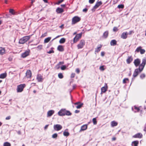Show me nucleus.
Here are the masks:
<instances>
[{
	"label": "nucleus",
	"mask_w": 146,
	"mask_h": 146,
	"mask_svg": "<svg viewBox=\"0 0 146 146\" xmlns=\"http://www.w3.org/2000/svg\"><path fill=\"white\" fill-rule=\"evenodd\" d=\"M105 55V52H102L101 53V55L102 56H103Z\"/></svg>",
	"instance_id": "nucleus-56"
},
{
	"label": "nucleus",
	"mask_w": 146,
	"mask_h": 146,
	"mask_svg": "<svg viewBox=\"0 0 146 146\" xmlns=\"http://www.w3.org/2000/svg\"><path fill=\"white\" fill-rule=\"evenodd\" d=\"M82 33H81L77 34L73 39V41L74 43H76L81 38Z\"/></svg>",
	"instance_id": "nucleus-6"
},
{
	"label": "nucleus",
	"mask_w": 146,
	"mask_h": 146,
	"mask_svg": "<svg viewBox=\"0 0 146 146\" xmlns=\"http://www.w3.org/2000/svg\"><path fill=\"white\" fill-rule=\"evenodd\" d=\"M116 139V138L115 137H113L112 138V141H114Z\"/></svg>",
	"instance_id": "nucleus-59"
},
{
	"label": "nucleus",
	"mask_w": 146,
	"mask_h": 146,
	"mask_svg": "<svg viewBox=\"0 0 146 146\" xmlns=\"http://www.w3.org/2000/svg\"><path fill=\"white\" fill-rule=\"evenodd\" d=\"M141 62V60L139 58H137L134 60L133 63L136 67L138 66Z\"/></svg>",
	"instance_id": "nucleus-13"
},
{
	"label": "nucleus",
	"mask_w": 146,
	"mask_h": 146,
	"mask_svg": "<svg viewBox=\"0 0 146 146\" xmlns=\"http://www.w3.org/2000/svg\"><path fill=\"white\" fill-rule=\"evenodd\" d=\"M80 70L79 68H77L75 70V72L78 74L80 72Z\"/></svg>",
	"instance_id": "nucleus-49"
},
{
	"label": "nucleus",
	"mask_w": 146,
	"mask_h": 146,
	"mask_svg": "<svg viewBox=\"0 0 146 146\" xmlns=\"http://www.w3.org/2000/svg\"><path fill=\"white\" fill-rule=\"evenodd\" d=\"M58 114L59 116H70L72 114L69 111L66 110L65 109H62L58 111Z\"/></svg>",
	"instance_id": "nucleus-1"
},
{
	"label": "nucleus",
	"mask_w": 146,
	"mask_h": 146,
	"mask_svg": "<svg viewBox=\"0 0 146 146\" xmlns=\"http://www.w3.org/2000/svg\"><path fill=\"white\" fill-rule=\"evenodd\" d=\"M36 79L38 82H42L44 80L43 76L40 74H38L36 76Z\"/></svg>",
	"instance_id": "nucleus-9"
},
{
	"label": "nucleus",
	"mask_w": 146,
	"mask_h": 146,
	"mask_svg": "<svg viewBox=\"0 0 146 146\" xmlns=\"http://www.w3.org/2000/svg\"><path fill=\"white\" fill-rule=\"evenodd\" d=\"M74 104L76 105V108L77 109H80L81 108L83 105V103H81L80 102H76Z\"/></svg>",
	"instance_id": "nucleus-17"
},
{
	"label": "nucleus",
	"mask_w": 146,
	"mask_h": 146,
	"mask_svg": "<svg viewBox=\"0 0 146 146\" xmlns=\"http://www.w3.org/2000/svg\"><path fill=\"white\" fill-rule=\"evenodd\" d=\"M25 86L26 85L25 84H21L18 85L17 89V92H22Z\"/></svg>",
	"instance_id": "nucleus-4"
},
{
	"label": "nucleus",
	"mask_w": 146,
	"mask_h": 146,
	"mask_svg": "<svg viewBox=\"0 0 146 146\" xmlns=\"http://www.w3.org/2000/svg\"><path fill=\"white\" fill-rule=\"evenodd\" d=\"M62 126L59 124H56L54 125V128L56 131H58L61 129Z\"/></svg>",
	"instance_id": "nucleus-10"
},
{
	"label": "nucleus",
	"mask_w": 146,
	"mask_h": 146,
	"mask_svg": "<svg viewBox=\"0 0 146 146\" xmlns=\"http://www.w3.org/2000/svg\"><path fill=\"white\" fill-rule=\"evenodd\" d=\"M133 58L132 56H129L127 59L126 61L127 64H129L133 61Z\"/></svg>",
	"instance_id": "nucleus-14"
},
{
	"label": "nucleus",
	"mask_w": 146,
	"mask_h": 146,
	"mask_svg": "<svg viewBox=\"0 0 146 146\" xmlns=\"http://www.w3.org/2000/svg\"><path fill=\"white\" fill-rule=\"evenodd\" d=\"M44 1L45 3H48V1L47 0H42Z\"/></svg>",
	"instance_id": "nucleus-63"
},
{
	"label": "nucleus",
	"mask_w": 146,
	"mask_h": 146,
	"mask_svg": "<svg viewBox=\"0 0 146 146\" xmlns=\"http://www.w3.org/2000/svg\"><path fill=\"white\" fill-rule=\"evenodd\" d=\"M57 49L60 51L62 52L64 50V48L63 46L62 45H59L57 47Z\"/></svg>",
	"instance_id": "nucleus-27"
},
{
	"label": "nucleus",
	"mask_w": 146,
	"mask_h": 146,
	"mask_svg": "<svg viewBox=\"0 0 146 146\" xmlns=\"http://www.w3.org/2000/svg\"><path fill=\"white\" fill-rule=\"evenodd\" d=\"M31 36H24L20 39L19 43L21 44H23L29 40Z\"/></svg>",
	"instance_id": "nucleus-2"
},
{
	"label": "nucleus",
	"mask_w": 146,
	"mask_h": 146,
	"mask_svg": "<svg viewBox=\"0 0 146 146\" xmlns=\"http://www.w3.org/2000/svg\"><path fill=\"white\" fill-rule=\"evenodd\" d=\"M51 38L50 37H48L45 38L44 40V42L45 43H46L48 42L50 40Z\"/></svg>",
	"instance_id": "nucleus-33"
},
{
	"label": "nucleus",
	"mask_w": 146,
	"mask_h": 146,
	"mask_svg": "<svg viewBox=\"0 0 146 146\" xmlns=\"http://www.w3.org/2000/svg\"><path fill=\"white\" fill-rule=\"evenodd\" d=\"M47 35V32H46L45 33H44L42 34L41 36L43 37H45V36H46Z\"/></svg>",
	"instance_id": "nucleus-50"
},
{
	"label": "nucleus",
	"mask_w": 146,
	"mask_h": 146,
	"mask_svg": "<svg viewBox=\"0 0 146 146\" xmlns=\"http://www.w3.org/2000/svg\"><path fill=\"white\" fill-rule=\"evenodd\" d=\"M108 86L107 84H105L104 86L102 87L101 88V93H105L108 90Z\"/></svg>",
	"instance_id": "nucleus-12"
},
{
	"label": "nucleus",
	"mask_w": 146,
	"mask_h": 146,
	"mask_svg": "<svg viewBox=\"0 0 146 146\" xmlns=\"http://www.w3.org/2000/svg\"><path fill=\"white\" fill-rule=\"evenodd\" d=\"M61 6L62 7H65L66 6V5L65 4H62L61 5Z\"/></svg>",
	"instance_id": "nucleus-62"
},
{
	"label": "nucleus",
	"mask_w": 146,
	"mask_h": 146,
	"mask_svg": "<svg viewBox=\"0 0 146 146\" xmlns=\"http://www.w3.org/2000/svg\"><path fill=\"white\" fill-rule=\"evenodd\" d=\"M88 127V125L85 124L82 126L81 127L80 131H83L86 130Z\"/></svg>",
	"instance_id": "nucleus-25"
},
{
	"label": "nucleus",
	"mask_w": 146,
	"mask_h": 146,
	"mask_svg": "<svg viewBox=\"0 0 146 146\" xmlns=\"http://www.w3.org/2000/svg\"><path fill=\"white\" fill-rule=\"evenodd\" d=\"M54 111L53 110L49 111L47 113V116L48 117L51 116L54 113Z\"/></svg>",
	"instance_id": "nucleus-23"
},
{
	"label": "nucleus",
	"mask_w": 146,
	"mask_h": 146,
	"mask_svg": "<svg viewBox=\"0 0 146 146\" xmlns=\"http://www.w3.org/2000/svg\"><path fill=\"white\" fill-rule=\"evenodd\" d=\"M134 109L135 110H137V112H139L140 110L139 107H137L135 106H134Z\"/></svg>",
	"instance_id": "nucleus-45"
},
{
	"label": "nucleus",
	"mask_w": 146,
	"mask_h": 146,
	"mask_svg": "<svg viewBox=\"0 0 146 146\" xmlns=\"http://www.w3.org/2000/svg\"><path fill=\"white\" fill-rule=\"evenodd\" d=\"M11 118V116H9L7 117L5 119L6 120H8L10 119Z\"/></svg>",
	"instance_id": "nucleus-55"
},
{
	"label": "nucleus",
	"mask_w": 146,
	"mask_h": 146,
	"mask_svg": "<svg viewBox=\"0 0 146 146\" xmlns=\"http://www.w3.org/2000/svg\"><path fill=\"white\" fill-rule=\"evenodd\" d=\"M139 72V69H135L133 74V77H136L138 75Z\"/></svg>",
	"instance_id": "nucleus-24"
},
{
	"label": "nucleus",
	"mask_w": 146,
	"mask_h": 146,
	"mask_svg": "<svg viewBox=\"0 0 146 146\" xmlns=\"http://www.w3.org/2000/svg\"><path fill=\"white\" fill-rule=\"evenodd\" d=\"M54 51L53 50H50L49 51L47 52V53L48 54H51L52 53H54Z\"/></svg>",
	"instance_id": "nucleus-52"
},
{
	"label": "nucleus",
	"mask_w": 146,
	"mask_h": 146,
	"mask_svg": "<svg viewBox=\"0 0 146 146\" xmlns=\"http://www.w3.org/2000/svg\"><path fill=\"white\" fill-rule=\"evenodd\" d=\"M42 45H40L37 46V48L38 49V50H40L42 49Z\"/></svg>",
	"instance_id": "nucleus-41"
},
{
	"label": "nucleus",
	"mask_w": 146,
	"mask_h": 146,
	"mask_svg": "<svg viewBox=\"0 0 146 146\" xmlns=\"http://www.w3.org/2000/svg\"><path fill=\"white\" fill-rule=\"evenodd\" d=\"M87 11H88V9L86 8L84 9L83 10V11L84 12H86Z\"/></svg>",
	"instance_id": "nucleus-58"
},
{
	"label": "nucleus",
	"mask_w": 146,
	"mask_h": 146,
	"mask_svg": "<svg viewBox=\"0 0 146 146\" xmlns=\"http://www.w3.org/2000/svg\"><path fill=\"white\" fill-rule=\"evenodd\" d=\"M5 53V50L4 48L0 47V54L3 55Z\"/></svg>",
	"instance_id": "nucleus-20"
},
{
	"label": "nucleus",
	"mask_w": 146,
	"mask_h": 146,
	"mask_svg": "<svg viewBox=\"0 0 146 146\" xmlns=\"http://www.w3.org/2000/svg\"><path fill=\"white\" fill-rule=\"evenodd\" d=\"M128 33L127 32H123L121 36V37L123 39H125L127 37Z\"/></svg>",
	"instance_id": "nucleus-21"
},
{
	"label": "nucleus",
	"mask_w": 146,
	"mask_h": 146,
	"mask_svg": "<svg viewBox=\"0 0 146 146\" xmlns=\"http://www.w3.org/2000/svg\"><path fill=\"white\" fill-rule=\"evenodd\" d=\"M85 41L84 40L82 39L81 40L79 43L77 45L78 49H79L83 48L85 45Z\"/></svg>",
	"instance_id": "nucleus-7"
},
{
	"label": "nucleus",
	"mask_w": 146,
	"mask_h": 146,
	"mask_svg": "<svg viewBox=\"0 0 146 146\" xmlns=\"http://www.w3.org/2000/svg\"><path fill=\"white\" fill-rule=\"evenodd\" d=\"M129 79L128 78H125L123 80V83L125 84L129 83Z\"/></svg>",
	"instance_id": "nucleus-32"
},
{
	"label": "nucleus",
	"mask_w": 146,
	"mask_h": 146,
	"mask_svg": "<svg viewBox=\"0 0 146 146\" xmlns=\"http://www.w3.org/2000/svg\"><path fill=\"white\" fill-rule=\"evenodd\" d=\"M48 126V125H46L44 127V129H46L47 128Z\"/></svg>",
	"instance_id": "nucleus-61"
},
{
	"label": "nucleus",
	"mask_w": 146,
	"mask_h": 146,
	"mask_svg": "<svg viewBox=\"0 0 146 146\" xmlns=\"http://www.w3.org/2000/svg\"><path fill=\"white\" fill-rule=\"evenodd\" d=\"M139 141H133L132 143V145L133 146H137L139 144Z\"/></svg>",
	"instance_id": "nucleus-29"
},
{
	"label": "nucleus",
	"mask_w": 146,
	"mask_h": 146,
	"mask_svg": "<svg viewBox=\"0 0 146 146\" xmlns=\"http://www.w3.org/2000/svg\"><path fill=\"white\" fill-rule=\"evenodd\" d=\"M95 1V0H89V2L90 4L93 3Z\"/></svg>",
	"instance_id": "nucleus-51"
},
{
	"label": "nucleus",
	"mask_w": 146,
	"mask_h": 146,
	"mask_svg": "<svg viewBox=\"0 0 146 146\" xmlns=\"http://www.w3.org/2000/svg\"><path fill=\"white\" fill-rule=\"evenodd\" d=\"M145 75L144 74H141L140 76V77L141 79H143L145 78Z\"/></svg>",
	"instance_id": "nucleus-44"
},
{
	"label": "nucleus",
	"mask_w": 146,
	"mask_h": 146,
	"mask_svg": "<svg viewBox=\"0 0 146 146\" xmlns=\"http://www.w3.org/2000/svg\"><path fill=\"white\" fill-rule=\"evenodd\" d=\"M63 134V135L65 136H68L70 135V134L68 132L66 131L64 132Z\"/></svg>",
	"instance_id": "nucleus-37"
},
{
	"label": "nucleus",
	"mask_w": 146,
	"mask_h": 146,
	"mask_svg": "<svg viewBox=\"0 0 146 146\" xmlns=\"http://www.w3.org/2000/svg\"><path fill=\"white\" fill-rule=\"evenodd\" d=\"M133 31H131L129 32V34L130 35L132 33H133Z\"/></svg>",
	"instance_id": "nucleus-64"
},
{
	"label": "nucleus",
	"mask_w": 146,
	"mask_h": 146,
	"mask_svg": "<svg viewBox=\"0 0 146 146\" xmlns=\"http://www.w3.org/2000/svg\"><path fill=\"white\" fill-rule=\"evenodd\" d=\"M65 41L66 40L65 38H62L59 41V42L60 43H63L65 42Z\"/></svg>",
	"instance_id": "nucleus-35"
},
{
	"label": "nucleus",
	"mask_w": 146,
	"mask_h": 146,
	"mask_svg": "<svg viewBox=\"0 0 146 146\" xmlns=\"http://www.w3.org/2000/svg\"><path fill=\"white\" fill-rule=\"evenodd\" d=\"M135 138H141L143 137V135L141 133H137L133 136Z\"/></svg>",
	"instance_id": "nucleus-18"
},
{
	"label": "nucleus",
	"mask_w": 146,
	"mask_h": 146,
	"mask_svg": "<svg viewBox=\"0 0 146 146\" xmlns=\"http://www.w3.org/2000/svg\"><path fill=\"white\" fill-rule=\"evenodd\" d=\"M117 125V123L115 121H113L111 122V125L112 127L116 126Z\"/></svg>",
	"instance_id": "nucleus-31"
},
{
	"label": "nucleus",
	"mask_w": 146,
	"mask_h": 146,
	"mask_svg": "<svg viewBox=\"0 0 146 146\" xmlns=\"http://www.w3.org/2000/svg\"><path fill=\"white\" fill-rule=\"evenodd\" d=\"M64 0H60L58 1V4H59L61 3H62L63 1Z\"/></svg>",
	"instance_id": "nucleus-57"
},
{
	"label": "nucleus",
	"mask_w": 146,
	"mask_h": 146,
	"mask_svg": "<svg viewBox=\"0 0 146 146\" xmlns=\"http://www.w3.org/2000/svg\"><path fill=\"white\" fill-rule=\"evenodd\" d=\"M75 76V74L74 73H72L70 77L71 78H74Z\"/></svg>",
	"instance_id": "nucleus-47"
},
{
	"label": "nucleus",
	"mask_w": 146,
	"mask_h": 146,
	"mask_svg": "<svg viewBox=\"0 0 146 146\" xmlns=\"http://www.w3.org/2000/svg\"><path fill=\"white\" fill-rule=\"evenodd\" d=\"M81 20V18L78 16L74 17L72 19V24L74 25Z\"/></svg>",
	"instance_id": "nucleus-5"
},
{
	"label": "nucleus",
	"mask_w": 146,
	"mask_h": 146,
	"mask_svg": "<svg viewBox=\"0 0 146 146\" xmlns=\"http://www.w3.org/2000/svg\"><path fill=\"white\" fill-rule=\"evenodd\" d=\"M26 76L27 78H31L32 76V73L31 70H27L26 73Z\"/></svg>",
	"instance_id": "nucleus-16"
},
{
	"label": "nucleus",
	"mask_w": 146,
	"mask_h": 146,
	"mask_svg": "<svg viewBox=\"0 0 146 146\" xmlns=\"http://www.w3.org/2000/svg\"><path fill=\"white\" fill-rule=\"evenodd\" d=\"M3 146H11V144L7 142H5L3 145Z\"/></svg>",
	"instance_id": "nucleus-36"
},
{
	"label": "nucleus",
	"mask_w": 146,
	"mask_h": 146,
	"mask_svg": "<svg viewBox=\"0 0 146 146\" xmlns=\"http://www.w3.org/2000/svg\"><path fill=\"white\" fill-rule=\"evenodd\" d=\"M80 111L79 110H75L74 112L75 113H79L80 112Z\"/></svg>",
	"instance_id": "nucleus-60"
},
{
	"label": "nucleus",
	"mask_w": 146,
	"mask_h": 146,
	"mask_svg": "<svg viewBox=\"0 0 146 146\" xmlns=\"http://www.w3.org/2000/svg\"><path fill=\"white\" fill-rule=\"evenodd\" d=\"M113 30L114 32H116L118 31V29L116 27H114L113 29Z\"/></svg>",
	"instance_id": "nucleus-48"
},
{
	"label": "nucleus",
	"mask_w": 146,
	"mask_h": 146,
	"mask_svg": "<svg viewBox=\"0 0 146 146\" xmlns=\"http://www.w3.org/2000/svg\"><path fill=\"white\" fill-rule=\"evenodd\" d=\"M108 31H106L104 33L102 36L105 38H106L108 37Z\"/></svg>",
	"instance_id": "nucleus-28"
},
{
	"label": "nucleus",
	"mask_w": 146,
	"mask_h": 146,
	"mask_svg": "<svg viewBox=\"0 0 146 146\" xmlns=\"http://www.w3.org/2000/svg\"><path fill=\"white\" fill-rule=\"evenodd\" d=\"M66 68V66L65 65H63L61 67V69L62 70H64Z\"/></svg>",
	"instance_id": "nucleus-46"
},
{
	"label": "nucleus",
	"mask_w": 146,
	"mask_h": 146,
	"mask_svg": "<svg viewBox=\"0 0 146 146\" xmlns=\"http://www.w3.org/2000/svg\"><path fill=\"white\" fill-rule=\"evenodd\" d=\"M117 42L115 40H112L110 42L111 46H114L116 45Z\"/></svg>",
	"instance_id": "nucleus-26"
},
{
	"label": "nucleus",
	"mask_w": 146,
	"mask_h": 146,
	"mask_svg": "<svg viewBox=\"0 0 146 146\" xmlns=\"http://www.w3.org/2000/svg\"><path fill=\"white\" fill-rule=\"evenodd\" d=\"M102 47V45L101 44H98L97 48L95 49V53L99 52L100 51Z\"/></svg>",
	"instance_id": "nucleus-15"
},
{
	"label": "nucleus",
	"mask_w": 146,
	"mask_h": 146,
	"mask_svg": "<svg viewBox=\"0 0 146 146\" xmlns=\"http://www.w3.org/2000/svg\"><path fill=\"white\" fill-rule=\"evenodd\" d=\"M92 121L94 125H96L97 124V121L96 118H94L93 119Z\"/></svg>",
	"instance_id": "nucleus-40"
},
{
	"label": "nucleus",
	"mask_w": 146,
	"mask_h": 146,
	"mask_svg": "<svg viewBox=\"0 0 146 146\" xmlns=\"http://www.w3.org/2000/svg\"><path fill=\"white\" fill-rule=\"evenodd\" d=\"M7 76L6 73H4L1 74L0 75V78L3 79L5 78Z\"/></svg>",
	"instance_id": "nucleus-30"
},
{
	"label": "nucleus",
	"mask_w": 146,
	"mask_h": 146,
	"mask_svg": "<svg viewBox=\"0 0 146 146\" xmlns=\"http://www.w3.org/2000/svg\"><path fill=\"white\" fill-rule=\"evenodd\" d=\"M146 63V59H142V62L141 64L139 66V68L138 69L139 70V72H141L143 70L145 64Z\"/></svg>",
	"instance_id": "nucleus-3"
},
{
	"label": "nucleus",
	"mask_w": 146,
	"mask_h": 146,
	"mask_svg": "<svg viewBox=\"0 0 146 146\" xmlns=\"http://www.w3.org/2000/svg\"><path fill=\"white\" fill-rule=\"evenodd\" d=\"M64 11L63 9L58 7L56 10V12L58 14L61 13Z\"/></svg>",
	"instance_id": "nucleus-22"
},
{
	"label": "nucleus",
	"mask_w": 146,
	"mask_h": 146,
	"mask_svg": "<svg viewBox=\"0 0 146 146\" xmlns=\"http://www.w3.org/2000/svg\"><path fill=\"white\" fill-rule=\"evenodd\" d=\"M9 12L10 13H11L12 15H15V12L14 10L13 9H10L9 10Z\"/></svg>",
	"instance_id": "nucleus-34"
},
{
	"label": "nucleus",
	"mask_w": 146,
	"mask_h": 146,
	"mask_svg": "<svg viewBox=\"0 0 146 146\" xmlns=\"http://www.w3.org/2000/svg\"><path fill=\"white\" fill-rule=\"evenodd\" d=\"M145 50L144 49H142V47L139 46L135 50V52H140L141 54H143L145 52Z\"/></svg>",
	"instance_id": "nucleus-8"
},
{
	"label": "nucleus",
	"mask_w": 146,
	"mask_h": 146,
	"mask_svg": "<svg viewBox=\"0 0 146 146\" xmlns=\"http://www.w3.org/2000/svg\"><path fill=\"white\" fill-rule=\"evenodd\" d=\"M102 4V2L101 1H97L95 5L94 6L93 8L94 9H96Z\"/></svg>",
	"instance_id": "nucleus-19"
},
{
	"label": "nucleus",
	"mask_w": 146,
	"mask_h": 146,
	"mask_svg": "<svg viewBox=\"0 0 146 146\" xmlns=\"http://www.w3.org/2000/svg\"><path fill=\"white\" fill-rule=\"evenodd\" d=\"M104 66H100V68H99L100 70H102V71L104 70L105 69V68H104Z\"/></svg>",
	"instance_id": "nucleus-43"
},
{
	"label": "nucleus",
	"mask_w": 146,
	"mask_h": 146,
	"mask_svg": "<svg viewBox=\"0 0 146 146\" xmlns=\"http://www.w3.org/2000/svg\"><path fill=\"white\" fill-rule=\"evenodd\" d=\"M58 78L60 79H62L64 77V76H63L62 73H60L58 74Z\"/></svg>",
	"instance_id": "nucleus-39"
},
{
	"label": "nucleus",
	"mask_w": 146,
	"mask_h": 146,
	"mask_svg": "<svg viewBox=\"0 0 146 146\" xmlns=\"http://www.w3.org/2000/svg\"><path fill=\"white\" fill-rule=\"evenodd\" d=\"M30 52V50L26 51L21 54V57L23 58H25L29 55Z\"/></svg>",
	"instance_id": "nucleus-11"
},
{
	"label": "nucleus",
	"mask_w": 146,
	"mask_h": 146,
	"mask_svg": "<svg viewBox=\"0 0 146 146\" xmlns=\"http://www.w3.org/2000/svg\"><path fill=\"white\" fill-rule=\"evenodd\" d=\"M58 136V135L57 133H54L52 136V137L53 138H56Z\"/></svg>",
	"instance_id": "nucleus-42"
},
{
	"label": "nucleus",
	"mask_w": 146,
	"mask_h": 146,
	"mask_svg": "<svg viewBox=\"0 0 146 146\" xmlns=\"http://www.w3.org/2000/svg\"><path fill=\"white\" fill-rule=\"evenodd\" d=\"M8 60L10 61H11L13 60V56H10L8 58Z\"/></svg>",
	"instance_id": "nucleus-53"
},
{
	"label": "nucleus",
	"mask_w": 146,
	"mask_h": 146,
	"mask_svg": "<svg viewBox=\"0 0 146 146\" xmlns=\"http://www.w3.org/2000/svg\"><path fill=\"white\" fill-rule=\"evenodd\" d=\"M64 62L63 61L60 62L58 64V65H60V64H64Z\"/></svg>",
	"instance_id": "nucleus-54"
},
{
	"label": "nucleus",
	"mask_w": 146,
	"mask_h": 146,
	"mask_svg": "<svg viewBox=\"0 0 146 146\" xmlns=\"http://www.w3.org/2000/svg\"><path fill=\"white\" fill-rule=\"evenodd\" d=\"M124 5L123 4H120L118 5L117 7L119 9H123L124 8Z\"/></svg>",
	"instance_id": "nucleus-38"
}]
</instances>
